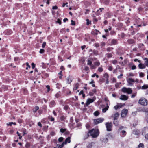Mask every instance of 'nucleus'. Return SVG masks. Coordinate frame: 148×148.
I'll return each instance as SVG.
<instances>
[{
	"label": "nucleus",
	"instance_id": "obj_1",
	"mask_svg": "<svg viewBox=\"0 0 148 148\" xmlns=\"http://www.w3.org/2000/svg\"><path fill=\"white\" fill-rule=\"evenodd\" d=\"M89 133L93 138H96L99 135V132L97 130L93 129L89 131Z\"/></svg>",
	"mask_w": 148,
	"mask_h": 148
},
{
	"label": "nucleus",
	"instance_id": "obj_2",
	"mask_svg": "<svg viewBox=\"0 0 148 148\" xmlns=\"http://www.w3.org/2000/svg\"><path fill=\"white\" fill-rule=\"evenodd\" d=\"M121 91L123 93H127L128 94H131L132 91L131 88H127L125 87L122 88Z\"/></svg>",
	"mask_w": 148,
	"mask_h": 148
},
{
	"label": "nucleus",
	"instance_id": "obj_3",
	"mask_svg": "<svg viewBox=\"0 0 148 148\" xmlns=\"http://www.w3.org/2000/svg\"><path fill=\"white\" fill-rule=\"evenodd\" d=\"M139 103L143 106H147V100L145 98H141L138 101Z\"/></svg>",
	"mask_w": 148,
	"mask_h": 148
},
{
	"label": "nucleus",
	"instance_id": "obj_4",
	"mask_svg": "<svg viewBox=\"0 0 148 148\" xmlns=\"http://www.w3.org/2000/svg\"><path fill=\"white\" fill-rule=\"evenodd\" d=\"M105 125L108 131H110L112 130V124L111 122H107L106 123Z\"/></svg>",
	"mask_w": 148,
	"mask_h": 148
},
{
	"label": "nucleus",
	"instance_id": "obj_5",
	"mask_svg": "<svg viewBox=\"0 0 148 148\" xmlns=\"http://www.w3.org/2000/svg\"><path fill=\"white\" fill-rule=\"evenodd\" d=\"M104 120V119L103 118H100L97 119H94V122L95 124L97 125L103 122Z\"/></svg>",
	"mask_w": 148,
	"mask_h": 148
},
{
	"label": "nucleus",
	"instance_id": "obj_6",
	"mask_svg": "<svg viewBox=\"0 0 148 148\" xmlns=\"http://www.w3.org/2000/svg\"><path fill=\"white\" fill-rule=\"evenodd\" d=\"M95 98H93V99H91L90 98L88 99L86 101V106H88L90 103L93 102L95 100Z\"/></svg>",
	"mask_w": 148,
	"mask_h": 148
},
{
	"label": "nucleus",
	"instance_id": "obj_7",
	"mask_svg": "<svg viewBox=\"0 0 148 148\" xmlns=\"http://www.w3.org/2000/svg\"><path fill=\"white\" fill-rule=\"evenodd\" d=\"M128 112V110L127 109H123L121 112V116L122 117H124L127 115Z\"/></svg>",
	"mask_w": 148,
	"mask_h": 148
},
{
	"label": "nucleus",
	"instance_id": "obj_8",
	"mask_svg": "<svg viewBox=\"0 0 148 148\" xmlns=\"http://www.w3.org/2000/svg\"><path fill=\"white\" fill-rule=\"evenodd\" d=\"M143 111L145 112V115H146V119L148 123V108H144L143 110Z\"/></svg>",
	"mask_w": 148,
	"mask_h": 148
},
{
	"label": "nucleus",
	"instance_id": "obj_9",
	"mask_svg": "<svg viewBox=\"0 0 148 148\" xmlns=\"http://www.w3.org/2000/svg\"><path fill=\"white\" fill-rule=\"evenodd\" d=\"M128 99V96L124 95H121L119 99L125 101Z\"/></svg>",
	"mask_w": 148,
	"mask_h": 148
},
{
	"label": "nucleus",
	"instance_id": "obj_10",
	"mask_svg": "<svg viewBox=\"0 0 148 148\" xmlns=\"http://www.w3.org/2000/svg\"><path fill=\"white\" fill-rule=\"evenodd\" d=\"M127 83L130 86L132 85V82H134V80L132 78H129L127 80Z\"/></svg>",
	"mask_w": 148,
	"mask_h": 148
},
{
	"label": "nucleus",
	"instance_id": "obj_11",
	"mask_svg": "<svg viewBox=\"0 0 148 148\" xmlns=\"http://www.w3.org/2000/svg\"><path fill=\"white\" fill-rule=\"evenodd\" d=\"M119 116V114L117 112L115 113L113 116H112V117H113L114 120H116L117 119Z\"/></svg>",
	"mask_w": 148,
	"mask_h": 148
},
{
	"label": "nucleus",
	"instance_id": "obj_12",
	"mask_svg": "<svg viewBox=\"0 0 148 148\" xmlns=\"http://www.w3.org/2000/svg\"><path fill=\"white\" fill-rule=\"evenodd\" d=\"M138 67L140 69H145L146 68V66L145 64H144L141 63H140L138 64Z\"/></svg>",
	"mask_w": 148,
	"mask_h": 148
},
{
	"label": "nucleus",
	"instance_id": "obj_13",
	"mask_svg": "<svg viewBox=\"0 0 148 148\" xmlns=\"http://www.w3.org/2000/svg\"><path fill=\"white\" fill-rule=\"evenodd\" d=\"M70 138H71L70 137H68L66 139L65 141L63 142L65 144H66L67 143H69L71 142Z\"/></svg>",
	"mask_w": 148,
	"mask_h": 148
},
{
	"label": "nucleus",
	"instance_id": "obj_14",
	"mask_svg": "<svg viewBox=\"0 0 148 148\" xmlns=\"http://www.w3.org/2000/svg\"><path fill=\"white\" fill-rule=\"evenodd\" d=\"M133 133L135 135H138L140 134V132L138 130H133Z\"/></svg>",
	"mask_w": 148,
	"mask_h": 148
},
{
	"label": "nucleus",
	"instance_id": "obj_15",
	"mask_svg": "<svg viewBox=\"0 0 148 148\" xmlns=\"http://www.w3.org/2000/svg\"><path fill=\"white\" fill-rule=\"evenodd\" d=\"M101 140L103 142L105 143H106L108 142V139L106 138H102L101 139Z\"/></svg>",
	"mask_w": 148,
	"mask_h": 148
},
{
	"label": "nucleus",
	"instance_id": "obj_16",
	"mask_svg": "<svg viewBox=\"0 0 148 148\" xmlns=\"http://www.w3.org/2000/svg\"><path fill=\"white\" fill-rule=\"evenodd\" d=\"M109 108V106L108 104H107V106H106V107L103 108L102 109V112L103 113H105L106 112V111H107Z\"/></svg>",
	"mask_w": 148,
	"mask_h": 148
},
{
	"label": "nucleus",
	"instance_id": "obj_17",
	"mask_svg": "<svg viewBox=\"0 0 148 148\" xmlns=\"http://www.w3.org/2000/svg\"><path fill=\"white\" fill-rule=\"evenodd\" d=\"M143 60L145 61L144 63L146 66L148 67V58H143Z\"/></svg>",
	"mask_w": 148,
	"mask_h": 148
},
{
	"label": "nucleus",
	"instance_id": "obj_18",
	"mask_svg": "<svg viewBox=\"0 0 148 148\" xmlns=\"http://www.w3.org/2000/svg\"><path fill=\"white\" fill-rule=\"evenodd\" d=\"M120 133H121V135L123 137H124L126 134V132L125 130H121L119 131Z\"/></svg>",
	"mask_w": 148,
	"mask_h": 148
},
{
	"label": "nucleus",
	"instance_id": "obj_19",
	"mask_svg": "<svg viewBox=\"0 0 148 148\" xmlns=\"http://www.w3.org/2000/svg\"><path fill=\"white\" fill-rule=\"evenodd\" d=\"M67 82V83L70 84L72 82V80L70 77H69L66 79Z\"/></svg>",
	"mask_w": 148,
	"mask_h": 148
},
{
	"label": "nucleus",
	"instance_id": "obj_20",
	"mask_svg": "<svg viewBox=\"0 0 148 148\" xmlns=\"http://www.w3.org/2000/svg\"><path fill=\"white\" fill-rule=\"evenodd\" d=\"M148 88V85H144L141 88V89L143 90L145 89Z\"/></svg>",
	"mask_w": 148,
	"mask_h": 148
},
{
	"label": "nucleus",
	"instance_id": "obj_21",
	"mask_svg": "<svg viewBox=\"0 0 148 148\" xmlns=\"http://www.w3.org/2000/svg\"><path fill=\"white\" fill-rule=\"evenodd\" d=\"M127 42L130 44H132L134 42V41L133 40L130 39L127 40Z\"/></svg>",
	"mask_w": 148,
	"mask_h": 148
},
{
	"label": "nucleus",
	"instance_id": "obj_22",
	"mask_svg": "<svg viewBox=\"0 0 148 148\" xmlns=\"http://www.w3.org/2000/svg\"><path fill=\"white\" fill-rule=\"evenodd\" d=\"M144 147V145L143 143H140L138 146V148H143Z\"/></svg>",
	"mask_w": 148,
	"mask_h": 148
},
{
	"label": "nucleus",
	"instance_id": "obj_23",
	"mask_svg": "<svg viewBox=\"0 0 148 148\" xmlns=\"http://www.w3.org/2000/svg\"><path fill=\"white\" fill-rule=\"evenodd\" d=\"M87 64L90 65L92 64V62L89 59H88V60Z\"/></svg>",
	"mask_w": 148,
	"mask_h": 148
},
{
	"label": "nucleus",
	"instance_id": "obj_24",
	"mask_svg": "<svg viewBox=\"0 0 148 148\" xmlns=\"http://www.w3.org/2000/svg\"><path fill=\"white\" fill-rule=\"evenodd\" d=\"M93 143H89L87 146V148H91L92 146Z\"/></svg>",
	"mask_w": 148,
	"mask_h": 148
},
{
	"label": "nucleus",
	"instance_id": "obj_25",
	"mask_svg": "<svg viewBox=\"0 0 148 148\" xmlns=\"http://www.w3.org/2000/svg\"><path fill=\"white\" fill-rule=\"evenodd\" d=\"M104 9L103 8H100L99 9L100 10H98L97 11V13H98V14H99V15L100 14V12H101L102 11V10H103Z\"/></svg>",
	"mask_w": 148,
	"mask_h": 148
},
{
	"label": "nucleus",
	"instance_id": "obj_26",
	"mask_svg": "<svg viewBox=\"0 0 148 148\" xmlns=\"http://www.w3.org/2000/svg\"><path fill=\"white\" fill-rule=\"evenodd\" d=\"M113 123V124L116 126H118V122L116 120H114Z\"/></svg>",
	"mask_w": 148,
	"mask_h": 148
},
{
	"label": "nucleus",
	"instance_id": "obj_27",
	"mask_svg": "<svg viewBox=\"0 0 148 148\" xmlns=\"http://www.w3.org/2000/svg\"><path fill=\"white\" fill-rule=\"evenodd\" d=\"M39 109V107L38 106H36L33 110V112H35Z\"/></svg>",
	"mask_w": 148,
	"mask_h": 148
},
{
	"label": "nucleus",
	"instance_id": "obj_28",
	"mask_svg": "<svg viewBox=\"0 0 148 148\" xmlns=\"http://www.w3.org/2000/svg\"><path fill=\"white\" fill-rule=\"evenodd\" d=\"M103 77H104L106 78V79H108L109 76L106 73H105L104 74Z\"/></svg>",
	"mask_w": 148,
	"mask_h": 148
},
{
	"label": "nucleus",
	"instance_id": "obj_29",
	"mask_svg": "<svg viewBox=\"0 0 148 148\" xmlns=\"http://www.w3.org/2000/svg\"><path fill=\"white\" fill-rule=\"evenodd\" d=\"M30 146V144L29 143H27L25 145V147L26 148H29Z\"/></svg>",
	"mask_w": 148,
	"mask_h": 148
},
{
	"label": "nucleus",
	"instance_id": "obj_30",
	"mask_svg": "<svg viewBox=\"0 0 148 148\" xmlns=\"http://www.w3.org/2000/svg\"><path fill=\"white\" fill-rule=\"evenodd\" d=\"M94 114L95 116H97L99 114V112L98 111H96L94 112Z\"/></svg>",
	"mask_w": 148,
	"mask_h": 148
},
{
	"label": "nucleus",
	"instance_id": "obj_31",
	"mask_svg": "<svg viewBox=\"0 0 148 148\" xmlns=\"http://www.w3.org/2000/svg\"><path fill=\"white\" fill-rule=\"evenodd\" d=\"M121 84V82L119 83H117L115 84V86L116 88H118L119 87L120 84Z\"/></svg>",
	"mask_w": 148,
	"mask_h": 148
},
{
	"label": "nucleus",
	"instance_id": "obj_32",
	"mask_svg": "<svg viewBox=\"0 0 148 148\" xmlns=\"http://www.w3.org/2000/svg\"><path fill=\"white\" fill-rule=\"evenodd\" d=\"M116 42V40L113 39L112 41V44L113 45H115Z\"/></svg>",
	"mask_w": 148,
	"mask_h": 148
},
{
	"label": "nucleus",
	"instance_id": "obj_33",
	"mask_svg": "<svg viewBox=\"0 0 148 148\" xmlns=\"http://www.w3.org/2000/svg\"><path fill=\"white\" fill-rule=\"evenodd\" d=\"M113 49V48L112 47H108L107 49V50L108 51H111V50H112Z\"/></svg>",
	"mask_w": 148,
	"mask_h": 148
},
{
	"label": "nucleus",
	"instance_id": "obj_34",
	"mask_svg": "<svg viewBox=\"0 0 148 148\" xmlns=\"http://www.w3.org/2000/svg\"><path fill=\"white\" fill-rule=\"evenodd\" d=\"M86 24L87 25H88L90 24V23L91 22V21H90L88 19H87L86 20Z\"/></svg>",
	"mask_w": 148,
	"mask_h": 148
},
{
	"label": "nucleus",
	"instance_id": "obj_35",
	"mask_svg": "<svg viewBox=\"0 0 148 148\" xmlns=\"http://www.w3.org/2000/svg\"><path fill=\"white\" fill-rule=\"evenodd\" d=\"M106 55L108 58H111L112 57V54L111 53L107 54Z\"/></svg>",
	"mask_w": 148,
	"mask_h": 148
},
{
	"label": "nucleus",
	"instance_id": "obj_36",
	"mask_svg": "<svg viewBox=\"0 0 148 148\" xmlns=\"http://www.w3.org/2000/svg\"><path fill=\"white\" fill-rule=\"evenodd\" d=\"M98 70L99 72H101L103 71V69L102 67H99L98 69Z\"/></svg>",
	"mask_w": 148,
	"mask_h": 148
},
{
	"label": "nucleus",
	"instance_id": "obj_37",
	"mask_svg": "<svg viewBox=\"0 0 148 148\" xmlns=\"http://www.w3.org/2000/svg\"><path fill=\"white\" fill-rule=\"evenodd\" d=\"M123 75L122 74H120V75H119L118 76L117 78L118 79L122 78V77H123Z\"/></svg>",
	"mask_w": 148,
	"mask_h": 148
},
{
	"label": "nucleus",
	"instance_id": "obj_38",
	"mask_svg": "<svg viewBox=\"0 0 148 148\" xmlns=\"http://www.w3.org/2000/svg\"><path fill=\"white\" fill-rule=\"evenodd\" d=\"M63 138L62 137H60L58 139V141L60 142H61L63 140Z\"/></svg>",
	"mask_w": 148,
	"mask_h": 148
},
{
	"label": "nucleus",
	"instance_id": "obj_39",
	"mask_svg": "<svg viewBox=\"0 0 148 148\" xmlns=\"http://www.w3.org/2000/svg\"><path fill=\"white\" fill-rule=\"evenodd\" d=\"M139 75L140 77H143L144 76V74L143 73L140 72L139 74Z\"/></svg>",
	"mask_w": 148,
	"mask_h": 148
},
{
	"label": "nucleus",
	"instance_id": "obj_40",
	"mask_svg": "<svg viewBox=\"0 0 148 148\" xmlns=\"http://www.w3.org/2000/svg\"><path fill=\"white\" fill-rule=\"evenodd\" d=\"M65 119V117L64 116H62L60 118V119L62 121H63Z\"/></svg>",
	"mask_w": 148,
	"mask_h": 148
},
{
	"label": "nucleus",
	"instance_id": "obj_41",
	"mask_svg": "<svg viewBox=\"0 0 148 148\" xmlns=\"http://www.w3.org/2000/svg\"><path fill=\"white\" fill-rule=\"evenodd\" d=\"M64 144H65L63 142V143L61 145H59L58 146V148H62V147L64 146Z\"/></svg>",
	"mask_w": 148,
	"mask_h": 148
},
{
	"label": "nucleus",
	"instance_id": "obj_42",
	"mask_svg": "<svg viewBox=\"0 0 148 148\" xmlns=\"http://www.w3.org/2000/svg\"><path fill=\"white\" fill-rule=\"evenodd\" d=\"M94 64L96 66H99L100 65V63L99 62H95Z\"/></svg>",
	"mask_w": 148,
	"mask_h": 148
},
{
	"label": "nucleus",
	"instance_id": "obj_43",
	"mask_svg": "<svg viewBox=\"0 0 148 148\" xmlns=\"http://www.w3.org/2000/svg\"><path fill=\"white\" fill-rule=\"evenodd\" d=\"M114 108L116 110H117L118 109H119V106H118V105H117L116 106H114Z\"/></svg>",
	"mask_w": 148,
	"mask_h": 148
},
{
	"label": "nucleus",
	"instance_id": "obj_44",
	"mask_svg": "<svg viewBox=\"0 0 148 148\" xmlns=\"http://www.w3.org/2000/svg\"><path fill=\"white\" fill-rule=\"evenodd\" d=\"M117 61L116 60H114L112 61V63L114 64H116L117 63Z\"/></svg>",
	"mask_w": 148,
	"mask_h": 148
},
{
	"label": "nucleus",
	"instance_id": "obj_45",
	"mask_svg": "<svg viewBox=\"0 0 148 148\" xmlns=\"http://www.w3.org/2000/svg\"><path fill=\"white\" fill-rule=\"evenodd\" d=\"M71 25H75V22L72 20H71Z\"/></svg>",
	"mask_w": 148,
	"mask_h": 148
},
{
	"label": "nucleus",
	"instance_id": "obj_46",
	"mask_svg": "<svg viewBox=\"0 0 148 148\" xmlns=\"http://www.w3.org/2000/svg\"><path fill=\"white\" fill-rule=\"evenodd\" d=\"M104 3L105 4L108 5L109 3V1L108 0H106L104 1Z\"/></svg>",
	"mask_w": 148,
	"mask_h": 148
},
{
	"label": "nucleus",
	"instance_id": "obj_47",
	"mask_svg": "<svg viewBox=\"0 0 148 148\" xmlns=\"http://www.w3.org/2000/svg\"><path fill=\"white\" fill-rule=\"evenodd\" d=\"M44 52V50L42 49H41L40 51V53H43Z\"/></svg>",
	"mask_w": 148,
	"mask_h": 148
},
{
	"label": "nucleus",
	"instance_id": "obj_48",
	"mask_svg": "<svg viewBox=\"0 0 148 148\" xmlns=\"http://www.w3.org/2000/svg\"><path fill=\"white\" fill-rule=\"evenodd\" d=\"M31 65H32V69H34L35 67V64L34 63H32L31 64Z\"/></svg>",
	"mask_w": 148,
	"mask_h": 148
},
{
	"label": "nucleus",
	"instance_id": "obj_49",
	"mask_svg": "<svg viewBox=\"0 0 148 148\" xmlns=\"http://www.w3.org/2000/svg\"><path fill=\"white\" fill-rule=\"evenodd\" d=\"M78 88V85H76L73 88V90H77Z\"/></svg>",
	"mask_w": 148,
	"mask_h": 148
},
{
	"label": "nucleus",
	"instance_id": "obj_50",
	"mask_svg": "<svg viewBox=\"0 0 148 148\" xmlns=\"http://www.w3.org/2000/svg\"><path fill=\"white\" fill-rule=\"evenodd\" d=\"M60 132L62 133H64L65 131V130L63 128H61L60 130Z\"/></svg>",
	"mask_w": 148,
	"mask_h": 148
},
{
	"label": "nucleus",
	"instance_id": "obj_51",
	"mask_svg": "<svg viewBox=\"0 0 148 148\" xmlns=\"http://www.w3.org/2000/svg\"><path fill=\"white\" fill-rule=\"evenodd\" d=\"M136 95V93L133 94L131 96V97L132 98H134V97H135V96Z\"/></svg>",
	"mask_w": 148,
	"mask_h": 148
},
{
	"label": "nucleus",
	"instance_id": "obj_52",
	"mask_svg": "<svg viewBox=\"0 0 148 148\" xmlns=\"http://www.w3.org/2000/svg\"><path fill=\"white\" fill-rule=\"evenodd\" d=\"M46 88L48 89L47 91L48 92L50 90V86L49 85H47L46 86Z\"/></svg>",
	"mask_w": 148,
	"mask_h": 148
},
{
	"label": "nucleus",
	"instance_id": "obj_53",
	"mask_svg": "<svg viewBox=\"0 0 148 148\" xmlns=\"http://www.w3.org/2000/svg\"><path fill=\"white\" fill-rule=\"evenodd\" d=\"M13 122H9L7 124V125H10V126H11L12 125Z\"/></svg>",
	"mask_w": 148,
	"mask_h": 148
},
{
	"label": "nucleus",
	"instance_id": "obj_54",
	"mask_svg": "<svg viewBox=\"0 0 148 148\" xmlns=\"http://www.w3.org/2000/svg\"><path fill=\"white\" fill-rule=\"evenodd\" d=\"M57 22L59 23V24L60 25L61 24V22L60 20L59 19H57Z\"/></svg>",
	"mask_w": 148,
	"mask_h": 148
},
{
	"label": "nucleus",
	"instance_id": "obj_55",
	"mask_svg": "<svg viewBox=\"0 0 148 148\" xmlns=\"http://www.w3.org/2000/svg\"><path fill=\"white\" fill-rule=\"evenodd\" d=\"M55 133L53 132H52L50 133V134L52 136H54L55 135Z\"/></svg>",
	"mask_w": 148,
	"mask_h": 148
},
{
	"label": "nucleus",
	"instance_id": "obj_56",
	"mask_svg": "<svg viewBox=\"0 0 148 148\" xmlns=\"http://www.w3.org/2000/svg\"><path fill=\"white\" fill-rule=\"evenodd\" d=\"M131 68L132 70L135 69L136 68V66L135 65H133L132 66Z\"/></svg>",
	"mask_w": 148,
	"mask_h": 148
},
{
	"label": "nucleus",
	"instance_id": "obj_57",
	"mask_svg": "<svg viewBox=\"0 0 148 148\" xmlns=\"http://www.w3.org/2000/svg\"><path fill=\"white\" fill-rule=\"evenodd\" d=\"M68 106L67 105L65 106L64 107V109L65 110H67L68 109Z\"/></svg>",
	"mask_w": 148,
	"mask_h": 148
},
{
	"label": "nucleus",
	"instance_id": "obj_58",
	"mask_svg": "<svg viewBox=\"0 0 148 148\" xmlns=\"http://www.w3.org/2000/svg\"><path fill=\"white\" fill-rule=\"evenodd\" d=\"M58 7L56 6H53L52 7V9L53 10L57 9Z\"/></svg>",
	"mask_w": 148,
	"mask_h": 148
},
{
	"label": "nucleus",
	"instance_id": "obj_59",
	"mask_svg": "<svg viewBox=\"0 0 148 148\" xmlns=\"http://www.w3.org/2000/svg\"><path fill=\"white\" fill-rule=\"evenodd\" d=\"M144 46V45L143 44H140L138 45V46L140 47H142Z\"/></svg>",
	"mask_w": 148,
	"mask_h": 148
},
{
	"label": "nucleus",
	"instance_id": "obj_60",
	"mask_svg": "<svg viewBox=\"0 0 148 148\" xmlns=\"http://www.w3.org/2000/svg\"><path fill=\"white\" fill-rule=\"evenodd\" d=\"M46 45V42H43L42 44V48H44Z\"/></svg>",
	"mask_w": 148,
	"mask_h": 148
},
{
	"label": "nucleus",
	"instance_id": "obj_61",
	"mask_svg": "<svg viewBox=\"0 0 148 148\" xmlns=\"http://www.w3.org/2000/svg\"><path fill=\"white\" fill-rule=\"evenodd\" d=\"M38 126H40V127H42V124H41V123H40V122H38Z\"/></svg>",
	"mask_w": 148,
	"mask_h": 148
},
{
	"label": "nucleus",
	"instance_id": "obj_62",
	"mask_svg": "<svg viewBox=\"0 0 148 148\" xmlns=\"http://www.w3.org/2000/svg\"><path fill=\"white\" fill-rule=\"evenodd\" d=\"M112 69L113 68L111 66H110L109 67L108 69L109 71H111L112 70Z\"/></svg>",
	"mask_w": 148,
	"mask_h": 148
},
{
	"label": "nucleus",
	"instance_id": "obj_63",
	"mask_svg": "<svg viewBox=\"0 0 148 148\" xmlns=\"http://www.w3.org/2000/svg\"><path fill=\"white\" fill-rule=\"evenodd\" d=\"M145 137L146 139L148 140V133L145 135Z\"/></svg>",
	"mask_w": 148,
	"mask_h": 148
},
{
	"label": "nucleus",
	"instance_id": "obj_64",
	"mask_svg": "<svg viewBox=\"0 0 148 148\" xmlns=\"http://www.w3.org/2000/svg\"><path fill=\"white\" fill-rule=\"evenodd\" d=\"M86 47V46L85 45H84L83 46H82L81 48L82 50L84 49Z\"/></svg>",
	"mask_w": 148,
	"mask_h": 148
}]
</instances>
